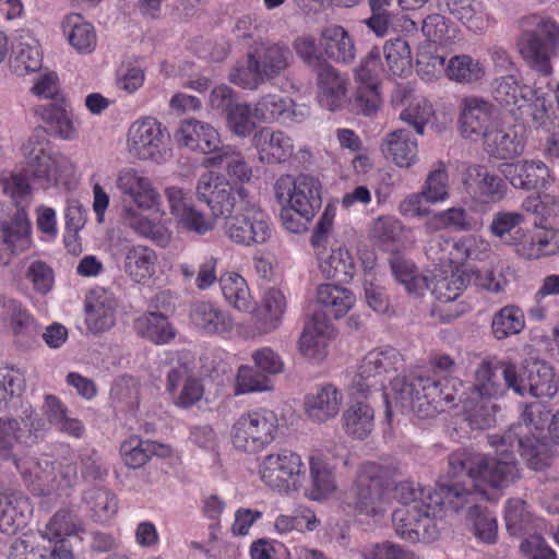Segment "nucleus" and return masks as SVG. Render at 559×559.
Returning <instances> with one entry per match:
<instances>
[{"label":"nucleus","instance_id":"obj_1","mask_svg":"<svg viewBox=\"0 0 559 559\" xmlns=\"http://www.w3.org/2000/svg\"><path fill=\"white\" fill-rule=\"evenodd\" d=\"M516 366L510 361L492 364L484 359L475 370L471 392H462L463 382L457 378L417 377L407 382L399 380L394 388L402 408L419 418L433 417L447 404L462 403L472 426L486 429L495 421L496 405L492 399L507 390L514 392Z\"/></svg>","mask_w":559,"mask_h":559},{"label":"nucleus","instance_id":"obj_2","mask_svg":"<svg viewBox=\"0 0 559 559\" xmlns=\"http://www.w3.org/2000/svg\"><path fill=\"white\" fill-rule=\"evenodd\" d=\"M439 492L428 493V506L413 504L401 507L392 514V522L396 534L406 540L430 542L436 537L433 518L444 503L459 511L474 502L476 492L460 483H439Z\"/></svg>","mask_w":559,"mask_h":559},{"label":"nucleus","instance_id":"obj_3","mask_svg":"<svg viewBox=\"0 0 559 559\" xmlns=\"http://www.w3.org/2000/svg\"><path fill=\"white\" fill-rule=\"evenodd\" d=\"M293 62V50L286 43L254 40L246 53V64L231 69L228 78L235 85L255 91L265 82L283 75Z\"/></svg>","mask_w":559,"mask_h":559},{"label":"nucleus","instance_id":"obj_4","mask_svg":"<svg viewBox=\"0 0 559 559\" xmlns=\"http://www.w3.org/2000/svg\"><path fill=\"white\" fill-rule=\"evenodd\" d=\"M516 49L527 66L547 76L552 73L551 60L559 50V25L550 17L531 14L520 21Z\"/></svg>","mask_w":559,"mask_h":559},{"label":"nucleus","instance_id":"obj_5","mask_svg":"<svg viewBox=\"0 0 559 559\" xmlns=\"http://www.w3.org/2000/svg\"><path fill=\"white\" fill-rule=\"evenodd\" d=\"M293 47L298 58L317 74L319 102L331 111L343 108L346 103L347 79L328 61L310 35L297 37Z\"/></svg>","mask_w":559,"mask_h":559},{"label":"nucleus","instance_id":"obj_6","mask_svg":"<svg viewBox=\"0 0 559 559\" xmlns=\"http://www.w3.org/2000/svg\"><path fill=\"white\" fill-rule=\"evenodd\" d=\"M404 366V359L401 353L393 348H378L369 352L354 376L350 383V394L355 397L359 395L367 396L368 393L377 394L385 405V418L391 419L392 409L386 394L384 393V383L388 374L397 372Z\"/></svg>","mask_w":559,"mask_h":559},{"label":"nucleus","instance_id":"obj_7","mask_svg":"<svg viewBox=\"0 0 559 559\" xmlns=\"http://www.w3.org/2000/svg\"><path fill=\"white\" fill-rule=\"evenodd\" d=\"M198 200L205 203L215 221L230 219L239 210H246L251 202L248 190L241 185H231L212 173H204L197 183Z\"/></svg>","mask_w":559,"mask_h":559},{"label":"nucleus","instance_id":"obj_8","mask_svg":"<svg viewBox=\"0 0 559 559\" xmlns=\"http://www.w3.org/2000/svg\"><path fill=\"white\" fill-rule=\"evenodd\" d=\"M22 152L23 171L31 178L57 182L59 174L73 170V165L68 157L52 154L50 140L43 128L34 130L23 144Z\"/></svg>","mask_w":559,"mask_h":559},{"label":"nucleus","instance_id":"obj_9","mask_svg":"<svg viewBox=\"0 0 559 559\" xmlns=\"http://www.w3.org/2000/svg\"><path fill=\"white\" fill-rule=\"evenodd\" d=\"M280 431L277 415L267 408L248 412L233 425L234 447L246 453H257L271 444Z\"/></svg>","mask_w":559,"mask_h":559},{"label":"nucleus","instance_id":"obj_10","mask_svg":"<svg viewBox=\"0 0 559 559\" xmlns=\"http://www.w3.org/2000/svg\"><path fill=\"white\" fill-rule=\"evenodd\" d=\"M262 481L278 491H297L302 486L305 465L301 456L287 449L263 457L260 469Z\"/></svg>","mask_w":559,"mask_h":559},{"label":"nucleus","instance_id":"obj_11","mask_svg":"<svg viewBox=\"0 0 559 559\" xmlns=\"http://www.w3.org/2000/svg\"><path fill=\"white\" fill-rule=\"evenodd\" d=\"M275 194L281 201H287L300 216L314 217L321 209V183L310 175L281 176L274 186Z\"/></svg>","mask_w":559,"mask_h":559},{"label":"nucleus","instance_id":"obj_12","mask_svg":"<svg viewBox=\"0 0 559 559\" xmlns=\"http://www.w3.org/2000/svg\"><path fill=\"white\" fill-rule=\"evenodd\" d=\"M27 477H29L34 490H38L41 495L51 492L68 495L78 484V466L76 463L67 459L50 461L43 457L33 464Z\"/></svg>","mask_w":559,"mask_h":559},{"label":"nucleus","instance_id":"obj_13","mask_svg":"<svg viewBox=\"0 0 559 559\" xmlns=\"http://www.w3.org/2000/svg\"><path fill=\"white\" fill-rule=\"evenodd\" d=\"M226 234L233 242L251 247L267 242L272 229L267 216L250 202L226 222Z\"/></svg>","mask_w":559,"mask_h":559},{"label":"nucleus","instance_id":"obj_14","mask_svg":"<svg viewBox=\"0 0 559 559\" xmlns=\"http://www.w3.org/2000/svg\"><path fill=\"white\" fill-rule=\"evenodd\" d=\"M169 133L154 118H145L131 124L128 133L129 152L143 160L159 162L163 158Z\"/></svg>","mask_w":559,"mask_h":559},{"label":"nucleus","instance_id":"obj_15","mask_svg":"<svg viewBox=\"0 0 559 559\" xmlns=\"http://www.w3.org/2000/svg\"><path fill=\"white\" fill-rule=\"evenodd\" d=\"M558 391V382L552 367L539 359H525L520 368L516 367L514 393L524 396L552 397Z\"/></svg>","mask_w":559,"mask_h":559},{"label":"nucleus","instance_id":"obj_16","mask_svg":"<svg viewBox=\"0 0 559 559\" xmlns=\"http://www.w3.org/2000/svg\"><path fill=\"white\" fill-rule=\"evenodd\" d=\"M165 194L170 213L182 229L199 236L214 230L216 221L212 213L205 214L181 188H167Z\"/></svg>","mask_w":559,"mask_h":559},{"label":"nucleus","instance_id":"obj_17","mask_svg":"<svg viewBox=\"0 0 559 559\" xmlns=\"http://www.w3.org/2000/svg\"><path fill=\"white\" fill-rule=\"evenodd\" d=\"M502 445H508L514 452L518 449L527 466L534 471H544L551 464V452L548 444L524 432L521 423L513 424L499 437Z\"/></svg>","mask_w":559,"mask_h":559},{"label":"nucleus","instance_id":"obj_18","mask_svg":"<svg viewBox=\"0 0 559 559\" xmlns=\"http://www.w3.org/2000/svg\"><path fill=\"white\" fill-rule=\"evenodd\" d=\"M500 435L489 437V442L496 448V459L488 460L485 456V466L481 468L479 479L492 488L503 489L515 484L521 478V469L515 460L514 452L502 445Z\"/></svg>","mask_w":559,"mask_h":559},{"label":"nucleus","instance_id":"obj_19","mask_svg":"<svg viewBox=\"0 0 559 559\" xmlns=\"http://www.w3.org/2000/svg\"><path fill=\"white\" fill-rule=\"evenodd\" d=\"M175 140L181 146L199 151L211 157L224 147L217 130L209 122L195 118L180 121L175 132Z\"/></svg>","mask_w":559,"mask_h":559},{"label":"nucleus","instance_id":"obj_20","mask_svg":"<svg viewBox=\"0 0 559 559\" xmlns=\"http://www.w3.org/2000/svg\"><path fill=\"white\" fill-rule=\"evenodd\" d=\"M498 170L513 188L524 191L545 188L550 177L548 167L540 160L502 163Z\"/></svg>","mask_w":559,"mask_h":559},{"label":"nucleus","instance_id":"obj_21","mask_svg":"<svg viewBox=\"0 0 559 559\" xmlns=\"http://www.w3.org/2000/svg\"><path fill=\"white\" fill-rule=\"evenodd\" d=\"M117 300L104 288L92 289L85 298V323L94 334L102 333L115 324Z\"/></svg>","mask_w":559,"mask_h":559},{"label":"nucleus","instance_id":"obj_22","mask_svg":"<svg viewBox=\"0 0 559 559\" xmlns=\"http://www.w3.org/2000/svg\"><path fill=\"white\" fill-rule=\"evenodd\" d=\"M493 107L477 97H467L461 102L460 129L466 139L477 140L488 136L492 122Z\"/></svg>","mask_w":559,"mask_h":559},{"label":"nucleus","instance_id":"obj_23","mask_svg":"<svg viewBox=\"0 0 559 559\" xmlns=\"http://www.w3.org/2000/svg\"><path fill=\"white\" fill-rule=\"evenodd\" d=\"M317 47L328 61L350 64L356 58L354 38L347 29L337 24H331L321 29Z\"/></svg>","mask_w":559,"mask_h":559},{"label":"nucleus","instance_id":"obj_24","mask_svg":"<svg viewBox=\"0 0 559 559\" xmlns=\"http://www.w3.org/2000/svg\"><path fill=\"white\" fill-rule=\"evenodd\" d=\"M355 507L367 514L376 511L383 496L381 467L376 463H366L358 471L354 486Z\"/></svg>","mask_w":559,"mask_h":559},{"label":"nucleus","instance_id":"obj_25","mask_svg":"<svg viewBox=\"0 0 559 559\" xmlns=\"http://www.w3.org/2000/svg\"><path fill=\"white\" fill-rule=\"evenodd\" d=\"M252 145L257 148L259 160L267 164H280L288 160L294 154L292 139L282 131H272L262 128L252 138Z\"/></svg>","mask_w":559,"mask_h":559},{"label":"nucleus","instance_id":"obj_26","mask_svg":"<svg viewBox=\"0 0 559 559\" xmlns=\"http://www.w3.org/2000/svg\"><path fill=\"white\" fill-rule=\"evenodd\" d=\"M286 307V297L282 290L275 287L267 289L255 313V334L266 335L277 330L282 324Z\"/></svg>","mask_w":559,"mask_h":559},{"label":"nucleus","instance_id":"obj_27","mask_svg":"<svg viewBox=\"0 0 559 559\" xmlns=\"http://www.w3.org/2000/svg\"><path fill=\"white\" fill-rule=\"evenodd\" d=\"M117 187L124 195L123 205L127 202H133L140 209H152L158 199V193L153 188L151 181L140 176L133 169L121 171L117 179Z\"/></svg>","mask_w":559,"mask_h":559},{"label":"nucleus","instance_id":"obj_28","mask_svg":"<svg viewBox=\"0 0 559 559\" xmlns=\"http://www.w3.org/2000/svg\"><path fill=\"white\" fill-rule=\"evenodd\" d=\"M29 512V500L21 491L0 493V531L3 534L14 535L26 524Z\"/></svg>","mask_w":559,"mask_h":559},{"label":"nucleus","instance_id":"obj_29","mask_svg":"<svg viewBox=\"0 0 559 559\" xmlns=\"http://www.w3.org/2000/svg\"><path fill=\"white\" fill-rule=\"evenodd\" d=\"M342 393L332 384H325L305 397V412L316 423L334 418L341 408Z\"/></svg>","mask_w":559,"mask_h":559},{"label":"nucleus","instance_id":"obj_30","mask_svg":"<svg viewBox=\"0 0 559 559\" xmlns=\"http://www.w3.org/2000/svg\"><path fill=\"white\" fill-rule=\"evenodd\" d=\"M0 238L12 253L17 254L31 247V222L23 207L0 222Z\"/></svg>","mask_w":559,"mask_h":559},{"label":"nucleus","instance_id":"obj_31","mask_svg":"<svg viewBox=\"0 0 559 559\" xmlns=\"http://www.w3.org/2000/svg\"><path fill=\"white\" fill-rule=\"evenodd\" d=\"M189 317L192 324L206 334H223L234 328V321L227 313L206 301L192 304Z\"/></svg>","mask_w":559,"mask_h":559},{"label":"nucleus","instance_id":"obj_32","mask_svg":"<svg viewBox=\"0 0 559 559\" xmlns=\"http://www.w3.org/2000/svg\"><path fill=\"white\" fill-rule=\"evenodd\" d=\"M381 49L385 73L389 76L406 78L412 73L413 57L408 41L401 36L385 40Z\"/></svg>","mask_w":559,"mask_h":559},{"label":"nucleus","instance_id":"obj_33","mask_svg":"<svg viewBox=\"0 0 559 559\" xmlns=\"http://www.w3.org/2000/svg\"><path fill=\"white\" fill-rule=\"evenodd\" d=\"M469 178L476 177L478 181L473 194L476 202L481 204H495L502 201L508 192L506 179L499 175L489 173L484 166L476 165L467 168Z\"/></svg>","mask_w":559,"mask_h":559},{"label":"nucleus","instance_id":"obj_34","mask_svg":"<svg viewBox=\"0 0 559 559\" xmlns=\"http://www.w3.org/2000/svg\"><path fill=\"white\" fill-rule=\"evenodd\" d=\"M35 114L50 124L51 130L62 139H73L75 136L76 130L71 118V111L63 97H57L55 102L36 106Z\"/></svg>","mask_w":559,"mask_h":559},{"label":"nucleus","instance_id":"obj_35","mask_svg":"<svg viewBox=\"0 0 559 559\" xmlns=\"http://www.w3.org/2000/svg\"><path fill=\"white\" fill-rule=\"evenodd\" d=\"M202 164L207 168H225L227 175L239 182L249 181L252 177L251 167L233 145H224L215 155L205 157Z\"/></svg>","mask_w":559,"mask_h":559},{"label":"nucleus","instance_id":"obj_36","mask_svg":"<svg viewBox=\"0 0 559 559\" xmlns=\"http://www.w3.org/2000/svg\"><path fill=\"white\" fill-rule=\"evenodd\" d=\"M120 452L129 467L140 468L152 455L160 457L170 455L171 449L169 445L132 436L121 444Z\"/></svg>","mask_w":559,"mask_h":559},{"label":"nucleus","instance_id":"obj_37","mask_svg":"<svg viewBox=\"0 0 559 559\" xmlns=\"http://www.w3.org/2000/svg\"><path fill=\"white\" fill-rule=\"evenodd\" d=\"M382 152L399 167H409L417 157V142L412 139L411 130L396 129L383 141Z\"/></svg>","mask_w":559,"mask_h":559},{"label":"nucleus","instance_id":"obj_38","mask_svg":"<svg viewBox=\"0 0 559 559\" xmlns=\"http://www.w3.org/2000/svg\"><path fill=\"white\" fill-rule=\"evenodd\" d=\"M139 335L154 344H167L176 336V329L167 316L159 311H148L134 321Z\"/></svg>","mask_w":559,"mask_h":559},{"label":"nucleus","instance_id":"obj_39","mask_svg":"<svg viewBox=\"0 0 559 559\" xmlns=\"http://www.w3.org/2000/svg\"><path fill=\"white\" fill-rule=\"evenodd\" d=\"M491 93L501 106H513L520 109L527 103L532 91L528 86L522 84L514 73L510 72L492 81Z\"/></svg>","mask_w":559,"mask_h":559},{"label":"nucleus","instance_id":"obj_40","mask_svg":"<svg viewBox=\"0 0 559 559\" xmlns=\"http://www.w3.org/2000/svg\"><path fill=\"white\" fill-rule=\"evenodd\" d=\"M157 255L155 251L145 246L128 248L123 261L126 274L135 283H144L155 273Z\"/></svg>","mask_w":559,"mask_h":559},{"label":"nucleus","instance_id":"obj_41","mask_svg":"<svg viewBox=\"0 0 559 559\" xmlns=\"http://www.w3.org/2000/svg\"><path fill=\"white\" fill-rule=\"evenodd\" d=\"M24 391L25 378L20 369L14 367L0 369V411L16 412L23 407Z\"/></svg>","mask_w":559,"mask_h":559},{"label":"nucleus","instance_id":"obj_42","mask_svg":"<svg viewBox=\"0 0 559 559\" xmlns=\"http://www.w3.org/2000/svg\"><path fill=\"white\" fill-rule=\"evenodd\" d=\"M1 319L9 322L17 342L22 344H27L38 335V329L31 316L13 299H2Z\"/></svg>","mask_w":559,"mask_h":559},{"label":"nucleus","instance_id":"obj_43","mask_svg":"<svg viewBox=\"0 0 559 559\" xmlns=\"http://www.w3.org/2000/svg\"><path fill=\"white\" fill-rule=\"evenodd\" d=\"M438 8L448 11L475 33L486 28L481 4L475 0H438Z\"/></svg>","mask_w":559,"mask_h":559},{"label":"nucleus","instance_id":"obj_44","mask_svg":"<svg viewBox=\"0 0 559 559\" xmlns=\"http://www.w3.org/2000/svg\"><path fill=\"white\" fill-rule=\"evenodd\" d=\"M317 302L326 309L335 319L344 317L354 306V294L344 287L322 284L317 288Z\"/></svg>","mask_w":559,"mask_h":559},{"label":"nucleus","instance_id":"obj_45","mask_svg":"<svg viewBox=\"0 0 559 559\" xmlns=\"http://www.w3.org/2000/svg\"><path fill=\"white\" fill-rule=\"evenodd\" d=\"M83 502L94 521L105 523L118 512L117 496L105 487H93L83 493Z\"/></svg>","mask_w":559,"mask_h":559},{"label":"nucleus","instance_id":"obj_46","mask_svg":"<svg viewBox=\"0 0 559 559\" xmlns=\"http://www.w3.org/2000/svg\"><path fill=\"white\" fill-rule=\"evenodd\" d=\"M219 286L229 306L242 312L253 309L252 297L242 276L236 273H225L219 277Z\"/></svg>","mask_w":559,"mask_h":559},{"label":"nucleus","instance_id":"obj_47","mask_svg":"<svg viewBox=\"0 0 559 559\" xmlns=\"http://www.w3.org/2000/svg\"><path fill=\"white\" fill-rule=\"evenodd\" d=\"M294 107L295 103L292 98L270 94L255 104L254 116L263 122L294 121L296 117Z\"/></svg>","mask_w":559,"mask_h":559},{"label":"nucleus","instance_id":"obj_48","mask_svg":"<svg viewBox=\"0 0 559 559\" xmlns=\"http://www.w3.org/2000/svg\"><path fill=\"white\" fill-rule=\"evenodd\" d=\"M322 274L338 283H348L356 272L355 263L349 251L344 248L333 249L331 254L320 259L319 263Z\"/></svg>","mask_w":559,"mask_h":559},{"label":"nucleus","instance_id":"obj_49","mask_svg":"<svg viewBox=\"0 0 559 559\" xmlns=\"http://www.w3.org/2000/svg\"><path fill=\"white\" fill-rule=\"evenodd\" d=\"M373 408L360 401H357L343 414L346 432L358 439L369 436L373 429Z\"/></svg>","mask_w":559,"mask_h":559},{"label":"nucleus","instance_id":"obj_50","mask_svg":"<svg viewBox=\"0 0 559 559\" xmlns=\"http://www.w3.org/2000/svg\"><path fill=\"white\" fill-rule=\"evenodd\" d=\"M485 466V456L466 449L453 452L449 456V475L453 478L466 476L474 483L479 479Z\"/></svg>","mask_w":559,"mask_h":559},{"label":"nucleus","instance_id":"obj_51","mask_svg":"<svg viewBox=\"0 0 559 559\" xmlns=\"http://www.w3.org/2000/svg\"><path fill=\"white\" fill-rule=\"evenodd\" d=\"M335 488L334 476L329 464L320 457H311L307 496L312 500H321L331 495Z\"/></svg>","mask_w":559,"mask_h":559},{"label":"nucleus","instance_id":"obj_52","mask_svg":"<svg viewBox=\"0 0 559 559\" xmlns=\"http://www.w3.org/2000/svg\"><path fill=\"white\" fill-rule=\"evenodd\" d=\"M488 152L491 156L499 159H508L523 153L525 142L516 130L509 129L497 130L491 138L487 140Z\"/></svg>","mask_w":559,"mask_h":559},{"label":"nucleus","instance_id":"obj_53","mask_svg":"<svg viewBox=\"0 0 559 559\" xmlns=\"http://www.w3.org/2000/svg\"><path fill=\"white\" fill-rule=\"evenodd\" d=\"M524 216L515 212H498L493 215L490 224V231L503 243L511 246L514 241L524 237V229L521 223Z\"/></svg>","mask_w":559,"mask_h":559},{"label":"nucleus","instance_id":"obj_54","mask_svg":"<svg viewBox=\"0 0 559 559\" xmlns=\"http://www.w3.org/2000/svg\"><path fill=\"white\" fill-rule=\"evenodd\" d=\"M21 426L15 418H0V460L12 462L25 480L27 472L22 468L20 459L14 454L13 448L20 440Z\"/></svg>","mask_w":559,"mask_h":559},{"label":"nucleus","instance_id":"obj_55","mask_svg":"<svg viewBox=\"0 0 559 559\" xmlns=\"http://www.w3.org/2000/svg\"><path fill=\"white\" fill-rule=\"evenodd\" d=\"M504 521L509 534L520 536L532 528L533 514L523 499L511 498L506 504Z\"/></svg>","mask_w":559,"mask_h":559},{"label":"nucleus","instance_id":"obj_56","mask_svg":"<svg viewBox=\"0 0 559 559\" xmlns=\"http://www.w3.org/2000/svg\"><path fill=\"white\" fill-rule=\"evenodd\" d=\"M79 516L67 509L58 510L46 525L45 536L50 540L63 542V537L83 532Z\"/></svg>","mask_w":559,"mask_h":559},{"label":"nucleus","instance_id":"obj_57","mask_svg":"<svg viewBox=\"0 0 559 559\" xmlns=\"http://www.w3.org/2000/svg\"><path fill=\"white\" fill-rule=\"evenodd\" d=\"M474 227V222L463 207H450L445 211L438 212L426 223L427 229L469 231Z\"/></svg>","mask_w":559,"mask_h":559},{"label":"nucleus","instance_id":"obj_58","mask_svg":"<svg viewBox=\"0 0 559 559\" xmlns=\"http://www.w3.org/2000/svg\"><path fill=\"white\" fill-rule=\"evenodd\" d=\"M80 15L68 19L67 24L70 26L68 39L78 52L91 53L96 47L97 36L92 24L80 22Z\"/></svg>","mask_w":559,"mask_h":559},{"label":"nucleus","instance_id":"obj_59","mask_svg":"<svg viewBox=\"0 0 559 559\" xmlns=\"http://www.w3.org/2000/svg\"><path fill=\"white\" fill-rule=\"evenodd\" d=\"M426 202L438 203L449 198V176L447 166L439 160L429 171L421 188Z\"/></svg>","mask_w":559,"mask_h":559},{"label":"nucleus","instance_id":"obj_60","mask_svg":"<svg viewBox=\"0 0 559 559\" xmlns=\"http://www.w3.org/2000/svg\"><path fill=\"white\" fill-rule=\"evenodd\" d=\"M379 86L374 85V83L359 84L349 100L350 110L356 115L366 117L376 115L382 104Z\"/></svg>","mask_w":559,"mask_h":559},{"label":"nucleus","instance_id":"obj_61","mask_svg":"<svg viewBox=\"0 0 559 559\" xmlns=\"http://www.w3.org/2000/svg\"><path fill=\"white\" fill-rule=\"evenodd\" d=\"M354 73L355 80L359 84L374 83V85H380V76L382 74L386 75L381 49L378 46L372 47L355 68Z\"/></svg>","mask_w":559,"mask_h":559},{"label":"nucleus","instance_id":"obj_62","mask_svg":"<svg viewBox=\"0 0 559 559\" xmlns=\"http://www.w3.org/2000/svg\"><path fill=\"white\" fill-rule=\"evenodd\" d=\"M491 326L496 338L503 340L523 330L524 314L518 307H504L495 314Z\"/></svg>","mask_w":559,"mask_h":559},{"label":"nucleus","instance_id":"obj_63","mask_svg":"<svg viewBox=\"0 0 559 559\" xmlns=\"http://www.w3.org/2000/svg\"><path fill=\"white\" fill-rule=\"evenodd\" d=\"M425 286L431 290L439 301L451 304L462 294L465 287V278L464 275L456 274L433 276L430 281L426 280Z\"/></svg>","mask_w":559,"mask_h":559},{"label":"nucleus","instance_id":"obj_64","mask_svg":"<svg viewBox=\"0 0 559 559\" xmlns=\"http://www.w3.org/2000/svg\"><path fill=\"white\" fill-rule=\"evenodd\" d=\"M13 52L11 68L17 75H25L41 68V55L36 44L19 41Z\"/></svg>","mask_w":559,"mask_h":559}]
</instances>
